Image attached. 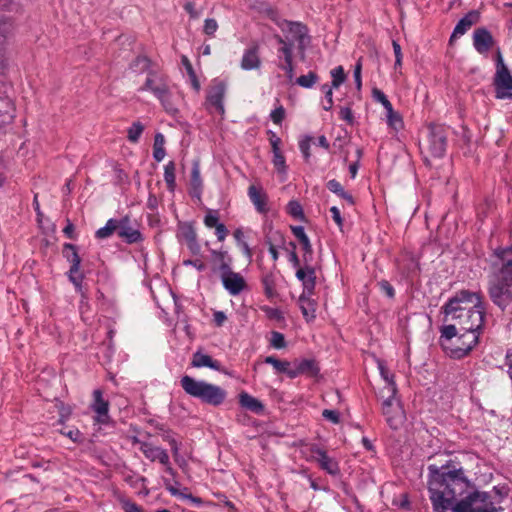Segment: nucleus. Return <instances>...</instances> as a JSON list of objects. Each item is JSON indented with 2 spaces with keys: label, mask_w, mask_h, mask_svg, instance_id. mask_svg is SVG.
I'll use <instances>...</instances> for the list:
<instances>
[{
  "label": "nucleus",
  "mask_w": 512,
  "mask_h": 512,
  "mask_svg": "<svg viewBox=\"0 0 512 512\" xmlns=\"http://www.w3.org/2000/svg\"><path fill=\"white\" fill-rule=\"evenodd\" d=\"M428 491L434 512H498L489 492L478 491L452 460L440 466L430 464Z\"/></svg>",
  "instance_id": "1"
},
{
  "label": "nucleus",
  "mask_w": 512,
  "mask_h": 512,
  "mask_svg": "<svg viewBox=\"0 0 512 512\" xmlns=\"http://www.w3.org/2000/svg\"><path fill=\"white\" fill-rule=\"evenodd\" d=\"M499 265L488 279L490 301L502 312L512 304V244L494 251Z\"/></svg>",
  "instance_id": "2"
},
{
  "label": "nucleus",
  "mask_w": 512,
  "mask_h": 512,
  "mask_svg": "<svg viewBox=\"0 0 512 512\" xmlns=\"http://www.w3.org/2000/svg\"><path fill=\"white\" fill-rule=\"evenodd\" d=\"M439 343L450 358L462 359L476 347L479 338L471 332L460 331L456 324H447L440 329Z\"/></svg>",
  "instance_id": "3"
},
{
  "label": "nucleus",
  "mask_w": 512,
  "mask_h": 512,
  "mask_svg": "<svg viewBox=\"0 0 512 512\" xmlns=\"http://www.w3.org/2000/svg\"><path fill=\"white\" fill-rule=\"evenodd\" d=\"M180 385L187 395L213 407L222 405L227 398V392L222 387L204 380H196L189 375L181 377Z\"/></svg>",
  "instance_id": "4"
},
{
  "label": "nucleus",
  "mask_w": 512,
  "mask_h": 512,
  "mask_svg": "<svg viewBox=\"0 0 512 512\" xmlns=\"http://www.w3.org/2000/svg\"><path fill=\"white\" fill-rule=\"evenodd\" d=\"M484 300L482 293L469 290H460L455 293L441 308L444 314V322L461 318V314L471 310L475 301Z\"/></svg>",
  "instance_id": "5"
},
{
  "label": "nucleus",
  "mask_w": 512,
  "mask_h": 512,
  "mask_svg": "<svg viewBox=\"0 0 512 512\" xmlns=\"http://www.w3.org/2000/svg\"><path fill=\"white\" fill-rule=\"evenodd\" d=\"M486 316V303L484 300H478L474 302L471 310H467L463 314H461V318H456L455 321L457 325V329L460 331H466L471 334L478 335L480 338V334L482 332L484 321Z\"/></svg>",
  "instance_id": "6"
},
{
  "label": "nucleus",
  "mask_w": 512,
  "mask_h": 512,
  "mask_svg": "<svg viewBox=\"0 0 512 512\" xmlns=\"http://www.w3.org/2000/svg\"><path fill=\"white\" fill-rule=\"evenodd\" d=\"M267 14L282 31L287 30L292 35L288 41L297 42V49L303 53L310 42L308 27L301 22L279 20L277 13L271 8L267 10Z\"/></svg>",
  "instance_id": "7"
},
{
  "label": "nucleus",
  "mask_w": 512,
  "mask_h": 512,
  "mask_svg": "<svg viewBox=\"0 0 512 512\" xmlns=\"http://www.w3.org/2000/svg\"><path fill=\"white\" fill-rule=\"evenodd\" d=\"M303 453L305 454V459L307 461L316 462L318 467L330 476L337 477L341 474L337 459L328 455L327 451L319 445H306Z\"/></svg>",
  "instance_id": "8"
},
{
  "label": "nucleus",
  "mask_w": 512,
  "mask_h": 512,
  "mask_svg": "<svg viewBox=\"0 0 512 512\" xmlns=\"http://www.w3.org/2000/svg\"><path fill=\"white\" fill-rule=\"evenodd\" d=\"M426 148L434 158H442L447 149V129L441 124L427 125Z\"/></svg>",
  "instance_id": "9"
},
{
  "label": "nucleus",
  "mask_w": 512,
  "mask_h": 512,
  "mask_svg": "<svg viewBox=\"0 0 512 512\" xmlns=\"http://www.w3.org/2000/svg\"><path fill=\"white\" fill-rule=\"evenodd\" d=\"M64 258L71 264L67 272L69 281L75 286L77 292H81L84 275L80 272L81 258L78 254L77 246L71 243H65L62 250Z\"/></svg>",
  "instance_id": "10"
},
{
  "label": "nucleus",
  "mask_w": 512,
  "mask_h": 512,
  "mask_svg": "<svg viewBox=\"0 0 512 512\" xmlns=\"http://www.w3.org/2000/svg\"><path fill=\"white\" fill-rule=\"evenodd\" d=\"M132 442L133 444L139 445V450L148 460L151 462L158 461L165 467L166 473L171 476H175L176 472L171 466L169 455L165 449L159 446H154L150 442L141 441L137 437H133Z\"/></svg>",
  "instance_id": "11"
},
{
  "label": "nucleus",
  "mask_w": 512,
  "mask_h": 512,
  "mask_svg": "<svg viewBox=\"0 0 512 512\" xmlns=\"http://www.w3.org/2000/svg\"><path fill=\"white\" fill-rule=\"evenodd\" d=\"M382 413L386 422L393 430H397L404 421V412L399 405L395 404V395L388 393V397L382 403Z\"/></svg>",
  "instance_id": "12"
},
{
  "label": "nucleus",
  "mask_w": 512,
  "mask_h": 512,
  "mask_svg": "<svg viewBox=\"0 0 512 512\" xmlns=\"http://www.w3.org/2000/svg\"><path fill=\"white\" fill-rule=\"evenodd\" d=\"M493 86L496 99L512 100V75L509 69L495 72Z\"/></svg>",
  "instance_id": "13"
},
{
  "label": "nucleus",
  "mask_w": 512,
  "mask_h": 512,
  "mask_svg": "<svg viewBox=\"0 0 512 512\" xmlns=\"http://www.w3.org/2000/svg\"><path fill=\"white\" fill-rule=\"evenodd\" d=\"M118 237H120L126 244H138L144 241V236L141 231L131 225V218L125 215L118 220Z\"/></svg>",
  "instance_id": "14"
},
{
  "label": "nucleus",
  "mask_w": 512,
  "mask_h": 512,
  "mask_svg": "<svg viewBox=\"0 0 512 512\" xmlns=\"http://www.w3.org/2000/svg\"><path fill=\"white\" fill-rule=\"evenodd\" d=\"M169 86V77L165 73H157V71L149 72L142 86L138 88L139 92L149 91L154 96L164 93L165 88Z\"/></svg>",
  "instance_id": "15"
},
{
  "label": "nucleus",
  "mask_w": 512,
  "mask_h": 512,
  "mask_svg": "<svg viewBox=\"0 0 512 512\" xmlns=\"http://www.w3.org/2000/svg\"><path fill=\"white\" fill-rule=\"evenodd\" d=\"M226 93V84L223 81L215 80L213 85L210 87L207 96L206 103L213 107L220 115L225 114L224 108V97Z\"/></svg>",
  "instance_id": "16"
},
{
  "label": "nucleus",
  "mask_w": 512,
  "mask_h": 512,
  "mask_svg": "<svg viewBox=\"0 0 512 512\" xmlns=\"http://www.w3.org/2000/svg\"><path fill=\"white\" fill-rule=\"evenodd\" d=\"M320 373V367L314 359H300L295 360L291 363V372L289 378L294 379L300 375L307 377H317Z\"/></svg>",
  "instance_id": "17"
},
{
  "label": "nucleus",
  "mask_w": 512,
  "mask_h": 512,
  "mask_svg": "<svg viewBox=\"0 0 512 512\" xmlns=\"http://www.w3.org/2000/svg\"><path fill=\"white\" fill-rule=\"evenodd\" d=\"M221 281L230 295H239L247 286L244 277L232 270V267L221 273Z\"/></svg>",
  "instance_id": "18"
},
{
  "label": "nucleus",
  "mask_w": 512,
  "mask_h": 512,
  "mask_svg": "<svg viewBox=\"0 0 512 512\" xmlns=\"http://www.w3.org/2000/svg\"><path fill=\"white\" fill-rule=\"evenodd\" d=\"M109 405V401L103 398V393L100 389L93 391V401L90 408L96 413L95 421L97 423L108 424L110 422Z\"/></svg>",
  "instance_id": "19"
},
{
  "label": "nucleus",
  "mask_w": 512,
  "mask_h": 512,
  "mask_svg": "<svg viewBox=\"0 0 512 512\" xmlns=\"http://www.w3.org/2000/svg\"><path fill=\"white\" fill-rule=\"evenodd\" d=\"M474 49L481 55H487L495 44L491 32L485 27H479L473 32Z\"/></svg>",
  "instance_id": "20"
},
{
  "label": "nucleus",
  "mask_w": 512,
  "mask_h": 512,
  "mask_svg": "<svg viewBox=\"0 0 512 512\" xmlns=\"http://www.w3.org/2000/svg\"><path fill=\"white\" fill-rule=\"evenodd\" d=\"M14 22L11 17L0 14V74H3L6 69V58L4 43L7 37L12 33Z\"/></svg>",
  "instance_id": "21"
},
{
  "label": "nucleus",
  "mask_w": 512,
  "mask_h": 512,
  "mask_svg": "<svg viewBox=\"0 0 512 512\" xmlns=\"http://www.w3.org/2000/svg\"><path fill=\"white\" fill-rule=\"evenodd\" d=\"M480 20V13L477 10H471L466 13L456 24L450 36L449 43L452 44L457 38L464 35L473 25Z\"/></svg>",
  "instance_id": "22"
},
{
  "label": "nucleus",
  "mask_w": 512,
  "mask_h": 512,
  "mask_svg": "<svg viewBox=\"0 0 512 512\" xmlns=\"http://www.w3.org/2000/svg\"><path fill=\"white\" fill-rule=\"evenodd\" d=\"M296 278L302 283V293H306V295L314 294L316 286V272L314 267L306 263L304 267L297 268Z\"/></svg>",
  "instance_id": "23"
},
{
  "label": "nucleus",
  "mask_w": 512,
  "mask_h": 512,
  "mask_svg": "<svg viewBox=\"0 0 512 512\" xmlns=\"http://www.w3.org/2000/svg\"><path fill=\"white\" fill-rule=\"evenodd\" d=\"M260 46L257 42H253L247 49L244 50L240 67L243 70H255L261 67V58L259 55Z\"/></svg>",
  "instance_id": "24"
},
{
  "label": "nucleus",
  "mask_w": 512,
  "mask_h": 512,
  "mask_svg": "<svg viewBox=\"0 0 512 512\" xmlns=\"http://www.w3.org/2000/svg\"><path fill=\"white\" fill-rule=\"evenodd\" d=\"M248 196L257 212L266 214L269 211L268 195L262 187L250 185L248 188Z\"/></svg>",
  "instance_id": "25"
},
{
  "label": "nucleus",
  "mask_w": 512,
  "mask_h": 512,
  "mask_svg": "<svg viewBox=\"0 0 512 512\" xmlns=\"http://www.w3.org/2000/svg\"><path fill=\"white\" fill-rule=\"evenodd\" d=\"M212 271L223 273L232 266L233 259L226 250L210 249Z\"/></svg>",
  "instance_id": "26"
},
{
  "label": "nucleus",
  "mask_w": 512,
  "mask_h": 512,
  "mask_svg": "<svg viewBox=\"0 0 512 512\" xmlns=\"http://www.w3.org/2000/svg\"><path fill=\"white\" fill-rule=\"evenodd\" d=\"M275 39L280 47L277 50V56L279 59V63L277 65H289L293 64V42L286 41L280 35H275Z\"/></svg>",
  "instance_id": "27"
},
{
  "label": "nucleus",
  "mask_w": 512,
  "mask_h": 512,
  "mask_svg": "<svg viewBox=\"0 0 512 512\" xmlns=\"http://www.w3.org/2000/svg\"><path fill=\"white\" fill-rule=\"evenodd\" d=\"M203 192V181L200 175V163L198 160L193 161L190 175V195L193 198L201 199Z\"/></svg>",
  "instance_id": "28"
},
{
  "label": "nucleus",
  "mask_w": 512,
  "mask_h": 512,
  "mask_svg": "<svg viewBox=\"0 0 512 512\" xmlns=\"http://www.w3.org/2000/svg\"><path fill=\"white\" fill-rule=\"evenodd\" d=\"M190 365L194 368L208 367L215 371L223 370L222 365L218 360L213 359L210 355L204 354L201 351L193 353Z\"/></svg>",
  "instance_id": "29"
},
{
  "label": "nucleus",
  "mask_w": 512,
  "mask_h": 512,
  "mask_svg": "<svg viewBox=\"0 0 512 512\" xmlns=\"http://www.w3.org/2000/svg\"><path fill=\"white\" fill-rule=\"evenodd\" d=\"M129 70L135 75H141L149 72H154L152 69V60L145 55H138L129 64Z\"/></svg>",
  "instance_id": "30"
},
{
  "label": "nucleus",
  "mask_w": 512,
  "mask_h": 512,
  "mask_svg": "<svg viewBox=\"0 0 512 512\" xmlns=\"http://www.w3.org/2000/svg\"><path fill=\"white\" fill-rule=\"evenodd\" d=\"M301 312L306 321H312L316 317V306L317 303L312 299V295H306L302 293L298 299Z\"/></svg>",
  "instance_id": "31"
},
{
  "label": "nucleus",
  "mask_w": 512,
  "mask_h": 512,
  "mask_svg": "<svg viewBox=\"0 0 512 512\" xmlns=\"http://www.w3.org/2000/svg\"><path fill=\"white\" fill-rule=\"evenodd\" d=\"M261 283L264 294L268 299H273L277 296L276 276L272 270H262Z\"/></svg>",
  "instance_id": "32"
},
{
  "label": "nucleus",
  "mask_w": 512,
  "mask_h": 512,
  "mask_svg": "<svg viewBox=\"0 0 512 512\" xmlns=\"http://www.w3.org/2000/svg\"><path fill=\"white\" fill-rule=\"evenodd\" d=\"M239 404L243 408L256 414H262L264 412V405L262 402L247 392H241L239 394Z\"/></svg>",
  "instance_id": "33"
},
{
  "label": "nucleus",
  "mask_w": 512,
  "mask_h": 512,
  "mask_svg": "<svg viewBox=\"0 0 512 512\" xmlns=\"http://www.w3.org/2000/svg\"><path fill=\"white\" fill-rule=\"evenodd\" d=\"M378 369L380 372L381 377L383 380L387 383V390L388 393H391L392 395H396L397 393V385L394 380V374L389 371V369L386 366V363L383 360H378Z\"/></svg>",
  "instance_id": "34"
},
{
  "label": "nucleus",
  "mask_w": 512,
  "mask_h": 512,
  "mask_svg": "<svg viewBox=\"0 0 512 512\" xmlns=\"http://www.w3.org/2000/svg\"><path fill=\"white\" fill-rule=\"evenodd\" d=\"M177 238L180 242H189L197 238V233L192 223H180L178 226Z\"/></svg>",
  "instance_id": "35"
},
{
  "label": "nucleus",
  "mask_w": 512,
  "mask_h": 512,
  "mask_svg": "<svg viewBox=\"0 0 512 512\" xmlns=\"http://www.w3.org/2000/svg\"><path fill=\"white\" fill-rule=\"evenodd\" d=\"M119 219L110 218L104 227L99 228L95 232V238L102 240L111 237L115 232L118 233Z\"/></svg>",
  "instance_id": "36"
},
{
  "label": "nucleus",
  "mask_w": 512,
  "mask_h": 512,
  "mask_svg": "<svg viewBox=\"0 0 512 512\" xmlns=\"http://www.w3.org/2000/svg\"><path fill=\"white\" fill-rule=\"evenodd\" d=\"M159 102L161 103L163 109L170 115H175L178 113V108L175 106V104L172 101V93L170 90V87H166L165 91L161 95L155 96Z\"/></svg>",
  "instance_id": "37"
},
{
  "label": "nucleus",
  "mask_w": 512,
  "mask_h": 512,
  "mask_svg": "<svg viewBox=\"0 0 512 512\" xmlns=\"http://www.w3.org/2000/svg\"><path fill=\"white\" fill-rule=\"evenodd\" d=\"M326 186L329 191L336 194L340 198L344 199L350 205H354L355 201H354L353 196L344 190L343 186L341 185V183L339 181H337L336 179H331L327 182Z\"/></svg>",
  "instance_id": "38"
},
{
  "label": "nucleus",
  "mask_w": 512,
  "mask_h": 512,
  "mask_svg": "<svg viewBox=\"0 0 512 512\" xmlns=\"http://www.w3.org/2000/svg\"><path fill=\"white\" fill-rule=\"evenodd\" d=\"M162 438L165 442H167L170 445L175 462L181 465L182 459L180 457V443L174 437V433L171 430H167L162 435Z\"/></svg>",
  "instance_id": "39"
},
{
  "label": "nucleus",
  "mask_w": 512,
  "mask_h": 512,
  "mask_svg": "<svg viewBox=\"0 0 512 512\" xmlns=\"http://www.w3.org/2000/svg\"><path fill=\"white\" fill-rule=\"evenodd\" d=\"M176 165L173 161H169L164 167V181L167 189L174 192L176 188Z\"/></svg>",
  "instance_id": "40"
},
{
  "label": "nucleus",
  "mask_w": 512,
  "mask_h": 512,
  "mask_svg": "<svg viewBox=\"0 0 512 512\" xmlns=\"http://www.w3.org/2000/svg\"><path fill=\"white\" fill-rule=\"evenodd\" d=\"M264 362L272 365L277 373H284L289 377V373L291 372V362L277 359L274 356H267L264 359Z\"/></svg>",
  "instance_id": "41"
},
{
  "label": "nucleus",
  "mask_w": 512,
  "mask_h": 512,
  "mask_svg": "<svg viewBox=\"0 0 512 512\" xmlns=\"http://www.w3.org/2000/svg\"><path fill=\"white\" fill-rule=\"evenodd\" d=\"M319 80L316 72L310 71L306 75L296 78L295 83L303 88H312Z\"/></svg>",
  "instance_id": "42"
},
{
  "label": "nucleus",
  "mask_w": 512,
  "mask_h": 512,
  "mask_svg": "<svg viewBox=\"0 0 512 512\" xmlns=\"http://www.w3.org/2000/svg\"><path fill=\"white\" fill-rule=\"evenodd\" d=\"M386 110L387 122L390 126L397 129L398 127H402L403 120L400 114L394 111L392 104H389L384 108Z\"/></svg>",
  "instance_id": "43"
},
{
  "label": "nucleus",
  "mask_w": 512,
  "mask_h": 512,
  "mask_svg": "<svg viewBox=\"0 0 512 512\" xmlns=\"http://www.w3.org/2000/svg\"><path fill=\"white\" fill-rule=\"evenodd\" d=\"M143 131H144V125L141 122H139V121L133 122L127 131L128 140L132 143L138 142Z\"/></svg>",
  "instance_id": "44"
},
{
  "label": "nucleus",
  "mask_w": 512,
  "mask_h": 512,
  "mask_svg": "<svg viewBox=\"0 0 512 512\" xmlns=\"http://www.w3.org/2000/svg\"><path fill=\"white\" fill-rule=\"evenodd\" d=\"M286 212L297 220L304 219V212L301 204L297 200H290L286 206Z\"/></svg>",
  "instance_id": "45"
},
{
  "label": "nucleus",
  "mask_w": 512,
  "mask_h": 512,
  "mask_svg": "<svg viewBox=\"0 0 512 512\" xmlns=\"http://www.w3.org/2000/svg\"><path fill=\"white\" fill-rule=\"evenodd\" d=\"M332 77V82L330 86L338 88L341 84H343L346 80V74L344 72V68L342 66H337L330 72Z\"/></svg>",
  "instance_id": "46"
},
{
  "label": "nucleus",
  "mask_w": 512,
  "mask_h": 512,
  "mask_svg": "<svg viewBox=\"0 0 512 512\" xmlns=\"http://www.w3.org/2000/svg\"><path fill=\"white\" fill-rule=\"evenodd\" d=\"M273 159L272 163L276 168L277 172L285 174L287 172V165L284 155L281 150L272 151Z\"/></svg>",
  "instance_id": "47"
},
{
  "label": "nucleus",
  "mask_w": 512,
  "mask_h": 512,
  "mask_svg": "<svg viewBox=\"0 0 512 512\" xmlns=\"http://www.w3.org/2000/svg\"><path fill=\"white\" fill-rule=\"evenodd\" d=\"M333 89L336 88L330 86L329 84H323L321 86V90L325 96V102L322 106L325 111H330L333 108Z\"/></svg>",
  "instance_id": "48"
},
{
  "label": "nucleus",
  "mask_w": 512,
  "mask_h": 512,
  "mask_svg": "<svg viewBox=\"0 0 512 512\" xmlns=\"http://www.w3.org/2000/svg\"><path fill=\"white\" fill-rule=\"evenodd\" d=\"M204 224L208 228H215L219 225V211L209 209L204 217Z\"/></svg>",
  "instance_id": "49"
},
{
  "label": "nucleus",
  "mask_w": 512,
  "mask_h": 512,
  "mask_svg": "<svg viewBox=\"0 0 512 512\" xmlns=\"http://www.w3.org/2000/svg\"><path fill=\"white\" fill-rule=\"evenodd\" d=\"M299 242L304 251V256H303L304 262L308 263L312 259V255H313V248L310 243V240H309L308 236H305L304 238L299 239Z\"/></svg>",
  "instance_id": "50"
},
{
  "label": "nucleus",
  "mask_w": 512,
  "mask_h": 512,
  "mask_svg": "<svg viewBox=\"0 0 512 512\" xmlns=\"http://www.w3.org/2000/svg\"><path fill=\"white\" fill-rule=\"evenodd\" d=\"M270 344L275 349H282V348L286 347V341H285L284 335L280 332L273 331L271 333Z\"/></svg>",
  "instance_id": "51"
},
{
  "label": "nucleus",
  "mask_w": 512,
  "mask_h": 512,
  "mask_svg": "<svg viewBox=\"0 0 512 512\" xmlns=\"http://www.w3.org/2000/svg\"><path fill=\"white\" fill-rule=\"evenodd\" d=\"M312 137L305 136L302 140L299 141V149L303 154V157L306 161L310 158V146H311Z\"/></svg>",
  "instance_id": "52"
},
{
  "label": "nucleus",
  "mask_w": 512,
  "mask_h": 512,
  "mask_svg": "<svg viewBox=\"0 0 512 512\" xmlns=\"http://www.w3.org/2000/svg\"><path fill=\"white\" fill-rule=\"evenodd\" d=\"M218 29V23L213 18H208L204 21L203 32L209 37H213Z\"/></svg>",
  "instance_id": "53"
},
{
  "label": "nucleus",
  "mask_w": 512,
  "mask_h": 512,
  "mask_svg": "<svg viewBox=\"0 0 512 512\" xmlns=\"http://www.w3.org/2000/svg\"><path fill=\"white\" fill-rule=\"evenodd\" d=\"M124 480L131 487L136 488L139 485L144 486L146 478L143 477V476H140V475H138L136 473H132V474H129V475L125 476Z\"/></svg>",
  "instance_id": "54"
},
{
  "label": "nucleus",
  "mask_w": 512,
  "mask_h": 512,
  "mask_svg": "<svg viewBox=\"0 0 512 512\" xmlns=\"http://www.w3.org/2000/svg\"><path fill=\"white\" fill-rule=\"evenodd\" d=\"M285 109L282 105H279L270 113V118L274 124L280 125L285 118Z\"/></svg>",
  "instance_id": "55"
},
{
  "label": "nucleus",
  "mask_w": 512,
  "mask_h": 512,
  "mask_svg": "<svg viewBox=\"0 0 512 512\" xmlns=\"http://www.w3.org/2000/svg\"><path fill=\"white\" fill-rule=\"evenodd\" d=\"M262 311H264L266 316L271 320L281 321L284 319L282 312L278 308L264 306L262 307Z\"/></svg>",
  "instance_id": "56"
},
{
  "label": "nucleus",
  "mask_w": 512,
  "mask_h": 512,
  "mask_svg": "<svg viewBox=\"0 0 512 512\" xmlns=\"http://www.w3.org/2000/svg\"><path fill=\"white\" fill-rule=\"evenodd\" d=\"M339 117L349 125H353L355 123V117L350 107H341Z\"/></svg>",
  "instance_id": "57"
},
{
  "label": "nucleus",
  "mask_w": 512,
  "mask_h": 512,
  "mask_svg": "<svg viewBox=\"0 0 512 512\" xmlns=\"http://www.w3.org/2000/svg\"><path fill=\"white\" fill-rule=\"evenodd\" d=\"M361 71H362V58H359L354 66V71H353L354 81L356 84V88L358 90H360L362 87Z\"/></svg>",
  "instance_id": "58"
},
{
  "label": "nucleus",
  "mask_w": 512,
  "mask_h": 512,
  "mask_svg": "<svg viewBox=\"0 0 512 512\" xmlns=\"http://www.w3.org/2000/svg\"><path fill=\"white\" fill-rule=\"evenodd\" d=\"M378 286L380 290L383 293H385L388 298L393 299L395 297V290L389 281L383 279L378 282Z\"/></svg>",
  "instance_id": "59"
},
{
  "label": "nucleus",
  "mask_w": 512,
  "mask_h": 512,
  "mask_svg": "<svg viewBox=\"0 0 512 512\" xmlns=\"http://www.w3.org/2000/svg\"><path fill=\"white\" fill-rule=\"evenodd\" d=\"M372 97L375 101L380 102L384 108L391 104L384 92L378 88L372 89Z\"/></svg>",
  "instance_id": "60"
},
{
  "label": "nucleus",
  "mask_w": 512,
  "mask_h": 512,
  "mask_svg": "<svg viewBox=\"0 0 512 512\" xmlns=\"http://www.w3.org/2000/svg\"><path fill=\"white\" fill-rule=\"evenodd\" d=\"M392 47H393V51H394V55H395L394 67H395V69H397L402 66L403 55H402V51H401V46L396 40H393Z\"/></svg>",
  "instance_id": "61"
},
{
  "label": "nucleus",
  "mask_w": 512,
  "mask_h": 512,
  "mask_svg": "<svg viewBox=\"0 0 512 512\" xmlns=\"http://www.w3.org/2000/svg\"><path fill=\"white\" fill-rule=\"evenodd\" d=\"M79 293L81 294V299L79 302V311H80L82 318H84L85 314L90 310V305H89L88 297L83 292L82 288H81V292H79Z\"/></svg>",
  "instance_id": "62"
},
{
  "label": "nucleus",
  "mask_w": 512,
  "mask_h": 512,
  "mask_svg": "<svg viewBox=\"0 0 512 512\" xmlns=\"http://www.w3.org/2000/svg\"><path fill=\"white\" fill-rule=\"evenodd\" d=\"M183 265L192 266L200 272L207 268L206 264L201 259H185L183 260Z\"/></svg>",
  "instance_id": "63"
},
{
  "label": "nucleus",
  "mask_w": 512,
  "mask_h": 512,
  "mask_svg": "<svg viewBox=\"0 0 512 512\" xmlns=\"http://www.w3.org/2000/svg\"><path fill=\"white\" fill-rule=\"evenodd\" d=\"M322 416L326 420H329L330 422H332L334 424H338L340 422V414L337 410L325 409L322 412Z\"/></svg>",
  "instance_id": "64"
}]
</instances>
